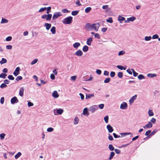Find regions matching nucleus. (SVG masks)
<instances>
[{"instance_id": "obj_40", "label": "nucleus", "mask_w": 160, "mask_h": 160, "mask_svg": "<svg viewBox=\"0 0 160 160\" xmlns=\"http://www.w3.org/2000/svg\"><path fill=\"white\" fill-rule=\"evenodd\" d=\"M136 19V18L134 16L132 17L129 18H128V20H129V21H131L132 22H133Z\"/></svg>"}, {"instance_id": "obj_41", "label": "nucleus", "mask_w": 160, "mask_h": 160, "mask_svg": "<svg viewBox=\"0 0 160 160\" xmlns=\"http://www.w3.org/2000/svg\"><path fill=\"white\" fill-rule=\"evenodd\" d=\"M108 118L109 117L108 115H107L104 117V119L105 123H108Z\"/></svg>"}, {"instance_id": "obj_27", "label": "nucleus", "mask_w": 160, "mask_h": 160, "mask_svg": "<svg viewBox=\"0 0 160 160\" xmlns=\"http://www.w3.org/2000/svg\"><path fill=\"white\" fill-rule=\"evenodd\" d=\"M7 60L6 59L4 58H2V59L1 61H0V63L1 64H3L6 63L7 62Z\"/></svg>"}, {"instance_id": "obj_24", "label": "nucleus", "mask_w": 160, "mask_h": 160, "mask_svg": "<svg viewBox=\"0 0 160 160\" xmlns=\"http://www.w3.org/2000/svg\"><path fill=\"white\" fill-rule=\"evenodd\" d=\"M82 50L84 52H87L88 50V47L87 45H85L83 47Z\"/></svg>"}, {"instance_id": "obj_19", "label": "nucleus", "mask_w": 160, "mask_h": 160, "mask_svg": "<svg viewBox=\"0 0 160 160\" xmlns=\"http://www.w3.org/2000/svg\"><path fill=\"white\" fill-rule=\"evenodd\" d=\"M151 132V131L150 130H148L146 132L145 135H146V136H148V137H146V138H149L151 137V136L150 135Z\"/></svg>"}, {"instance_id": "obj_23", "label": "nucleus", "mask_w": 160, "mask_h": 160, "mask_svg": "<svg viewBox=\"0 0 160 160\" xmlns=\"http://www.w3.org/2000/svg\"><path fill=\"white\" fill-rule=\"evenodd\" d=\"M117 67L118 69H119L120 70H125L126 69V66H125V67H124L123 66H120V65H118V66H117Z\"/></svg>"}, {"instance_id": "obj_9", "label": "nucleus", "mask_w": 160, "mask_h": 160, "mask_svg": "<svg viewBox=\"0 0 160 160\" xmlns=\"http://www.w3.org/2000/svg\"><path fill=\"white\" fill-rule=\"evenodd\" d=\"M92 24L93 25V28L94 29L95 31H98L100 26L99 23H96Z\"/></svg>"}, {"instance_id": "obj_1", "label": "nucleus", "mask_w": 160, "mask_h": 160, "mask_svg": "<svg viewBox=\"0 0 160 160\" xmlns=\"http://www.w3.org/2000/svg\"><path fill=\"white\" fill-rule=\"evenodd\" d=\"M72 19L73 18L72 17L69 16L64 18L62 22L64 24H69L72 22Z\"/></svg>"}, {"instance_id": "obj_44", "label": "nucleus", "mask_w": 160, "mask_h": 160, "mask_svg": "<svg viewBox=\"0 0 160 160\" xmlns=\"http://www.w3.org/2000/svg\"><path fill=\"white\" fill-rule=\"evenodd\" d=\"M111 79L110 78H106L104 81L105 83H108L110 81Z\"/></svg>"}, {"instance_id": "obj_51", "label": "nucleus", "mask_w": 160, "mask_h": 160, "mask_svg": "<svg viewBox=\"0 0 160 160\" xmlns=\"http://www.w3.org/2000/svg\"><path fill=\"white\" fill-rule=\"evenodd\" d=\"M125 53V52L123 50H122L119 52L118 55V56H121L124 54Z\"/></svg>"}, {"instance_id": "obj_31", "label": "nucleus", "mask_w": 160, "mask_h": 160, "mask_svg": "<svg viewBox=\"0 0 160 160\" xmlns=\"http://www.w3.org/2000/svg\"><path fill=\"white\" fill-rule=\"evenodd\" d=\"M79 119L78 117H76L74 119L73 123L74 124H78Z\"/></svg>"}, {"instance_id": "obj_11", "label": "nucleus", "mask_w": 160, "mask_h": 160, "mask_svg": "<svg viewBox=\"0 0 160 160\" xmlns=\"http://www.w3.org/2000/svg\"><path fill=\"white\" fill-rule=\"evenodd\" d=\"M137 97V95H135L134 96H132L129 100V102L131 104L136 99Z\"/></svg>"}, {"instance_id": "obj_5", "label": "nucleus", "mask_w": 160, "mask_h": 160, "mask_svg": "<svg viewBox=\"0 0 160 160\" xmlns=\"http://www.w3.org/2000/svg\"><path fill=\"white\" fill-rule=\"evenodd\" d=\"M62 15V14L60 12H56L54 13L52 17V19L54 20Z\"/></svg>"}, {"instance_id": "obj_59", "label": "nucleus", "mask_w": 160, "mask_h": 160, "mask_svg": "<svg viewBox=\"0 0 160 160\" xmlns=\"http://www.w3.org/2000/svg\"><path fill=\"white\" fill-rule=\"evenodd\" d=\"M103 74L105 76H108L109 75V72L105 70L104 71Z\"/></svg>"}, {"instance_id": "obj_18", "label": "nucleus", "mask_w": 160, "mask_h": 160, "mask_svg": "<svg viewBox=\"0 0 160 160\" xmlns=\"http://www.w3.org/2000/svg\"><path fill=\"white\" fill-rule=\"evenodd\" d=\"M44 25L46 26V29L47 30H49L51 27V24L47 23H45Z\"/></svg>"}, {"instance_id": "obj_46", "label": "nucleus", "mask_w": 160, "mask_h": 160, "mask_svg": "<svg viewBox=\"0 0 160 160\" xmlns=\"http://www.w3.org/2000/svg\"><path fill=\"white\" fill-rule=\"evenodd\" d=\"M8 78L10 80H14V78L12 75H9L8 76Z\"/></svg>"}, {"instance_id": "obj_35", "label": "nucleus", "mask_w": 160, "mask_h": 160, "mask_svg": "<svg viewBox=\"0 0 160 160\" xmlns=\"http://www.w3.org/2000/svg\"><path fill=\"white\" fill-rule=\"evenodd\" d=\"M108 148L110 150L112 151L114 150V148L112 144H110L108 145Z\"/></svg>"}, {"instance_id": "obj_58", "label": "nucleus", "mask_w": 160, "mask_h": 160, "mask_svg": "<svg viewBox=\"0 0 160 160\" xmlns=\"http://www.w3.org/2000/svg\"><path fill=\"white\" fill-rule=\"evenodd\" d=\"M53 130H54L53 128L52 127L49 128L47 129V131L48 132H52Z\"/></svg>"}, {"instance_id": "obj_55", "label": "nucleus", "mask_w": 160, "mask_h": 160, "mask_svg": "<svg viewBox=\"0 0 160 160\" xmlns=\"http://www.w3.org/2000/svg\"><path fill=\"white\" fill-rule=\"evenodd\" d=\"M108 138L109 139V140L110 141H112L113 140V138L112 136L109 134H108Z\"/></svg>"}, {"instance_id": "obj_3", "label": "nucleus", "mask_w": 160, "mask_h": 160, "mask_svg": "<svg viewBox=\"0 0 160 160\" xmlns=\"http://www.w3.org/2000/svg\"><path fill=\"white\" fill-rule=\"evenodd\" d=\"M52 17V15L51 14H44L41 16L42 19H46L47 21H50L51 20Z\"/></svg>"}, {"instance_id": "obj_7", "label": "nucleus", "mask_w": 160, "mask_h": 160, "mask_svg": "<svg viewBox=\"0 0 160 160\" xmlns=\"http://www.w3.org/2000/svg\"><path fill=\"white\" fill-rule=\"evenodd\" d=\"M128 107V104L126 102H123L122 103L120 106V108L122 109H124Z\"/></svg>"}, {"instance_id": "obj_48", "label": "nucleus", "mask_w": 160, "mask_h": 160, "mask_svg": "<svg viewBox=\"0 0 160 160\" xmlns=\"http://www.w3.org/2000/svg\"><path fill=\"white\" fill-rule=\"evenodd\" d=\"M152 38V37L151 36L149 37L146 36L145 37V40L146 41H148L150 40Z\"/></svg>"}, {"instance_id": "obj_63", "label": "nucleus", "mask_w": 160, "mask_h": 160, "mask_svg": "<svg viewBox=\"0 0 160 160\" xmlns=\"http://www.w3.org/2000/svg\"><path fill=\"white\" fill-rule=\"evenodd\" d=\"M115 152L117 154H119L120 153V150L118 149H114Z\"/></svg>"}, {"instance_id": "obj_32", "label": "nucleus", "mask_w": 160, "mask_h": 160, "mask_svg": "<svg viewBox=\"0 0 160 160\" xmlns=\"http://www.w3.org/2000/svg\"><path fill=\"white\" fill-rule=\"evenodd\" d=\"M7 74L5 73H2L0 74V78L3 79L5 78Z\"/></svg>"}, {"instance_id": "obj_42", "label": "nucleus", "mask_w": 160, "mask_h": 160, "mask_svg": "<svg viewBox=\"0 0 160 160\" xmlns=\"http://www.w3.org/2000/svg\"><path fill=\"white\" fill-rule=\"evenodd\" d=\"M7 87V85L4 82L2 83L0 86V88H6Z\"/></svg>"}, {"instance_id": "obj_50", "label": "nucleus", "mask_w": 160, "mask_h": 160, "mask_svg": "<svg viewBox=\"0 0 160 160\" xmlns=\"http://www.w3.org/2000/svg\"><path fill=\"white\" fill-rule=\"evenodd\" d=\"M146 125L147 126H148V128H151L152 126V124L151 122H149L148 124Z\"/></svg>"}, {"instance_id": "obj_57", "label": "nucleus", "mask_w": 160, "mask_h": 160, "mask_svg": "<svg viewBox=\"0 0 160 160\" xmlns=\"http://www.w3.org/2000/svg\"><path fill=\"white\" fill-rule=\"evenodd\" d=\"M159 36L158 34H156L153 35L152 36V38L153 39H156L158 38Z\"/></svg>"}, {"instance_id": "obj_49", "label": "nucleus", "mask_w": 160, "mask_h": 160, "mask_svg": "<svg viewBox=\"0 0 160 160\" xmlns=\"http://www.w3.org/2000/svg\"><path fill=\"white\" fill-rule=\"evenodd\" d=\"M123 73L122 72H119L118 73V77L120 78H121L123 77Z\"/></svg>"}, {"instance_id": "obj_26", "label": "nucleus", "mask_w": 160, "mask_h": 160, "mask_svg": "<svg viewBox=\"0 0 160 160\" xmlns=\"http://www.w3.org/2000/svg\"><path fill=\"white\" fill-rule=\"evenodd\" d=\"M52 34H54L56 33V28L54 26H53L50 30Z\"/></svg>"}, {"instance_id": "obj_22", "label": "nucleus", "mask_w": 160, "mask_h": 160, "mask_svg": "<svg viewBox=\"0 0 160 160\" xmlns=\"http://www.w3.org/2000/svg\"><path fill=\"white\" fill-rule=\"evenodd\" d=\"M57 113L59 115L62 114V113L63 112V110L62 109H61V108H59V109H57Z\"/></svg>"}, {"instance_id": "obj_34", "label": "nucleus", "mask_w": 160, "mask_h": 160, "mask_svg": "<svg viewBox=\"0 0 160 160\" xmlns=\"http://www.w3.org/2000/svg\"><path fill=\"white\" fill-rule=\"evenodd\" d=\"M8 21L7 19L5 18H2V19L1 21V23H7Z\"/></svg>"}, {"instance_id": "obj_60", "label": "nucleus", "mask_w": 160, "mask_h": 160, "mask_svg": "<svg viewBox=\"0 0 160 160\" xmlns=\"http://www.w3.org/2000/svg\"><path fill=\"white\" fill-rule=\"evenodd\" d=\"M96 72L98 75H100L101 74L102 71L100 69H97L96 70Z\"/></svg>"}, {"instance_id": "obj_15", "label": "nucleus", "mask_w": 160, "mask_h": 160, "mask_svg": "<svg viewBox=\"0 0 160 160\" xmlns=\"http://www.w3.org/2000/svg\"><path fill=\"white\" fill-rule=\"evenodd\" d=\"M92 41V38L91 37H90L88 38L87 39V41L86 42L87 44L89 45L90 46L91 45V43Z\"/></svg>"}, {"instance_id": "obj_54", "label": "nucleus", "mask_w": 160, "mask_h": 160, "mask_svg": "<svg viewBox=\"0 0 160 160\" xmlns=\"http://www.w3.org/2000/svg\"><path fill=\"white\" fill-rule=\"evenodd\" d=\"M22 78L21 76H18L16 78V80L17 81H18L19 80H22Z\"/></svg>"}, {"instance_id": "obj_6", "label": "nucleus", "mask_w": 160, "mask_h": 160, "mask_svg": "<svg viewBox=\"0 0 160 160\" xmlns=\"http://www.w3.org/2000/svg\"><path fill=\"white\" fill-rule=\"evenodd\" d=\"M18 102L19 100L16 96L12 97L11 100V103L13 104L15 103H18Z\"/></svg>"}, {"instance_id": "obj_25", "label": "nucleus", "mask_w": 160, "mask_h": 160, "mask_svg": "<svg viewBox=\"0 0 160 160\" xmlns=\"http://www.w3.org/2000/svg\"><path fill=\"white\" fill-rule=\"evenodd\" d=\"M157 76V75L155 73H148L147 74V76L149 77H150L151 78H152L153 77H156Z\"/></svg>"}, {"instance_id": "obj_56", "label": "nucleus", "mask_w": 160, "mask_h": 160, "mask_svg": "<svg viewBox=\"0 0 160 160\" xmlns=\"http://www.w3.org/2000/svg\"><path fill=\"white\" fill-rule=\"evenodd\" d=\"M12 39V37L11 36H8L6 38V40L7 41H10Z\"/></svg>"}, {"instance_id": "obj_52", "label": "nucleus", "mask_w": 160, "mask_h": 160, "mask_svg": "<svg viewBox=\"0 0 160 160\" xmlns=\"http://www.w3.org/2000/svg\"><path fill=\"white\" fill-rule=\"evenodd\" d=\"M45 10H46V7L42 8L39 10L38 12H42Z\"/></svg>"}, {"instance_id": "obj_2", "label": "nucleus", "mask_w": 160, "mask_h": 160, "mask_svg": "<svg viewBox=\"0 0 160 160\" xmlns=\"http://www.w3.org/2000/svg\"><path fill=\"white\" fill-rule=\"evenodd\" d=\"M90 24L89 23H87L85 26V28L87 31H91L92 30L93 25Z\"/></svg>"}, {"instance_id": "obj_10", "label": "nucleus", "mask_w": 160, "mask_h": 160, "mask_svg": "<svg viewBox=\"0 0 160 160\" xmlns=\"http://www.w3.org/2000/svg\"><path fill=\"white\" fill-rule=\"evenodd\" d=\"M107 128L109 133H111L113 131L112 127L109 124H108L107 125Z\"/></svg>"}, {"instance_id": "obj_30", "label": "nucleus", "mask_w": 160, "mask_h": 160, "mask_svg": "<svg viewBox=\"0 0 160 160\" xmlns=\"http://www.w3.org/2000/svg\"><path fill=\"white\" fill-rule=\"evenodd\" d=\"M115 153L114 152H111L110 156L109 158V160H111L115 155Z\"/></svg>"}, {"instance_id": "obj_64", "label": "nucleus", "mask_w": 160, "mask_h": 160, "mask_svg": "<svg viewBox=\"0 0 160 160\" xmlns=\"http://www.w3.org/2000/svg\"><path fill=\"white\" fill-rule=\"evenodd\" d=\"M104 106V105L103 104H101L99 105L98 107L100 109H102L103 108Z\"/></svg>"}, {"instance_id": "obj_12", "label": "nucleus", "mask_w": 160, "mask_h": 160, "mask_svg": "<svg viewBox=\"0 0 160 160\" xmlns=\"http://www.w3.org/2000/svg\"><path fill=\"white\" fill-rule=\"evenodd\" d=\"M74 54L78 56H81L83 54V52L81 50L79 49Z\"/></svg>"}, {"instance_id": "obj_43", "label": "nucleus", "mask_w": 160, "mask_h": 160, "mask_svg": "<svg viewBox=\"0 0 160 160\" xmlns=\"http://www.w3.org/2000/svg\"><path fill=\"white\" fill-rule=\"evenodd\" d=\"M158 129H154L152 132H151L150 135L151 137H152V135L155 134V133L157 132Z\"/></svg>"}, {"instance_id": "obj_20", "label": "nucleus", "mask_w": 160, "mask_h": 160, "mask_svg": "<svg viewBox=\"0 0 160 160\" xmlns=\"http://www.w3.org/2000/svg\"><path fill=\"white\" fill-rule=\"evenodd\" d=\"M80 43L79 42H76L73 45V47L76 49H77L80 46Z\"/></svg>"}, {"instance_id": "obj_39", "label": "nucleus", "mask_w": 160, "mask_h": 160, "mask_svg": "<svg viewBox=\"0 0 160 160\" xmlns=\"http://www.w3.org/2000/svg\"><path fill=\"white\" fill-rule=\"evenodd\" d=\"M51 7L49 6L47 8L46 7V10H47V11L46 12L47 13V14H49V12H51Z\"/></svg>"}, {"instance_id": "obj_21", "label": "nucleus", "mask_w": 160, "mask_h": 160, "mask_svg": "<svg viewBox=\"0 0 160 160\" xmlns=\"http://www.w3.org/2000/svg\"><path fill=\"white\" fill-rule=\"evenodd\" d=\"M125 18L124 17H122L120 15H119L118 18V20L120 21V23H122V21H123L125 20Z\"/></svg>"}, {"instance_id": "obj_16", "label": "nucleus", "mask_w": 160, "mask_h": 160, "mask_svg": "<svg viewBox=\"0 0 160 160\" xmlns=\"http://www.w3.org/2000/svg\"><path fill=\"white\" fill-rule=\"evenodd\" d=\"M24 88L23 87H22L20 88L19 92V95L21 97H22L23 95V92L24 91Z\"/></svg>"}, {"instance_id": "obj_33", "label": "nucleus", "mask_w": 160, "mask_h": 160, "mask_svg": "<svg viewBox=\"0 0 160 160\" xmlns=\"http://www.w3.org/2000/svg\"><path fill=\"white\" fill-rule=\"evenodd\" d=\"M79 12V11H74L72 12L71 14L73 16H76L78 14Z\"/></svg>"}, {"instance_id": "obj_4", "label": "nucleus", "mask_w": 160, "mask_h": 160, "mask_svg": "<svg viewBox=\"0 0 160 160\" xmlns=\"http://www.w3.org/2000/svg\"><path fill=\"white\" fill-rule=\"evenodd\" d=\"M98 108L96 105H93L89 108V110L92 113H94L96 111L98 110Z\"/></svg>"}, {"instance_id": "obj_45", "label": "nucleus", "mask_w": 160, "mask_h": 160, "mask_svg": "<svg viewBox=\"0 0 160 160\" xmlns=\"http://www.w3.org/2000/svg\"><path fill=\"white\" fill-rule=\"evenodd\" d=\"M38 60L37 59H34L31 62V64L32 65L38 62Z\"/></svg>"}, {"instance_id": "obj_29", "label": "nucleus", "mask_w": 160, "mask_h": 160, "mask_svg": "<svg viewBox=\"0 0 160 160\" xmlns=\"http://www.w3.org/2000/svg\"><path fill=\"white\" fill-rule=\"evenodd\" d=\"M138 78L139 80H141L143 79H145V77L142 74H140L138 76Z\"/></svg>"}, {"instance_id": "obj_37", "label": "nucleus", "mask_w": 160, "mask_h": 160, "mask_svg": "<svg viewBox=\"0 0 160 160\" xmlns=\"http://www.w3.org/2000/svg\"><path fill=\"white\" fill-rule=\"evenodd\" d=\"M106 22H109L110 23H112L113 22V20L111 17H109L108 18V19L106 20Z\"/></svg>"}, {"instance_id": "obj_36", "label": "nucleus", "mask_w": 160, "mask_h": 160, "mask_svg": "<svg viewBox=\"0 0 160 160\" xmlns=\"http://www.w3.org/2000/svg\"><path fill=\"white\" fill-rule=\"evenodd\" d=\"M148 115L149 116H152L154 115V113L152 112V110H150V109L149 110V111H148Z\"/></svg>"}, {"instance_id": "obj_17", "label": "nucleus", "mask_w": 160, "mask_h": 160, "mask_svg": "<svg viewBox=\"0 0 160 160\" xmlns=\"http://www.w3.org/2000/svg\"><path fill=\"white\" fill-rule=\"evenodd\" d=\"M52 96L54 98H58L59 96L56 91H55L52 92Z\"/></svg>"}, {"instance_id": "obj_62", "label": "nucleus", "mask_w": 160, "mask_h": 160, "mask_svg": "<svg viewBox=\"0 0 160 160\" xmlns=\"http://www.w3.org/2000/svg\"><path fill=\"white\" fill-rule=\"evenodd\" d=\"M94 37L95 38H97L98 39H99L100 38V35L98 33H97L95 34L94 35Z\"/></svg>"}, {"instance_id": "obj_38", "label": "nucleus", "mask_w": 160, "mask_h": 160, "mask_svg": "<svg viewBox=\"0 0 160 160\" xmlns=\"http://www.w3.org/2000/svg\"><path fill=\"white\" fill-rule=\"evenodd\" d=\"M92 8L90 7H88L86 8L85 9V12L86 13H88L91 10Z\"/></svg>"}, {"instance_id": "obj_28", "label": "nucleus", "mask_w": 160, "mask_h": 160, "mask_svg": "<svg viewBox=\"0 0 160 160\" xmlns=\"http://www.w3.org/2000/svg\"><path fill=\"white\" fill-rule=\"evenodd\" d=\"M21 155V153L20 152H19L15 155V158L16 159H18Z\"/></svg>"}, {"instance_id": "obj_61", "label": "nucleus", "mask_w": 160, "mask_h": 160, "mask_svg": "<svg viewBox=\"0 0 160 160\" xmlns=\"http://www.w3.org/2000/svg\"><path fill=\"white\" fill-rule=\"evenodd\" d=\"M3 82L6 84H8L10 82V81L8 79H5L3 81Z\"/></svg>"}, {"instance_id": "obj_53", "label": "nucleus", "mask_w": 160, "mask_h": 160, "mask_svg": "<svg viewBox=\"0 0 160 160\" xmlns=\"http://www.w3.org/2000/svg\"><path fill=\"white\" fill-rule=\"evenodd\" d=\"M115 75V72L112 71L110 73V76L112 77L113 78L114 77Z\"/></svg>"}, {"instance_id": "obj_47", "label": "nucleus", "mask_w": 160, "mask_h": 160, "mask_svg": "<svg viewBox=\"0 0 160 160\" xmlns=\"http://www.w3.org/2000/svg\"><path fill=\"white\" fill-rule=\"evenodd\" d=\"M5 134L4 133H1L0 134V139L1 140H3L5 138Z\"/></svg>"}, {"instance_id": "obj_13", "label": "nucleus", "mask_w": 160, "mask_h": 160, "mask_svg": "<svg viewBox=\"0 0 160 160\" xmlns=\"http://www.w3.org/2000/svg\"><path fill=\"white\" fill-rule=\"evenodd\" d=\"M82 114L83 115H87V116L89 115V113L88 112V109L87 108H85L83 109Z\"/></svg>"}, {"instance_id": "obj_8", "label": "nucleus", "mask_w": 160, "mask_h": 160, "mask_svg": "<svg viewBox=\"0 0 160 160\" xmlns=\"http://www.w3.org/2000/svg\"><path fill=\"white\" fill-rule=\"evenodd\" d=\"M20 70V68L19 67H17L15 69L13 73V74L15 76H18L19 73V72Z\"/></svg>"}, {"instance_id": "obj_14", "label": "nucleus", "mask_w": 160, "mask_h": 160, "mask_svg": "<svg viewBox=\"0 0 160 160\" xmlns=\"http://www.w3.org/2000/svg\"><path fill=\"white\" fill-rule=\"evenodd\" d=\"M94 95L93 94H86L85 99H88L92 97H94Z\"/></svg>"}]
</instances>
